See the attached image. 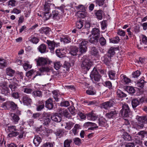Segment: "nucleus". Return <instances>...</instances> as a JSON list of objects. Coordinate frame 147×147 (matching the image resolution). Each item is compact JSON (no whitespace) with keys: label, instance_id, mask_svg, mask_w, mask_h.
<instances>
[{"label":"nucleus","instance_id":"obj_22","mask_svg":"<svg viewBox=\"0 0 147 147\" xmlns=\"http://www.w3.org/2000/svg\"><path fill=\"white\" fill-rule=\"evenodd\" d=\"M41 138L38 136H35L33 140V143L36 146H38L42 142Z\"/></svg>","mask_w":147,"mask_h":147},{"label":"nucleus","instance_id":"obj_51","mask_svg":"<svg viewBox=\"0 0 147 147\" xmlns=\"http://www.w3.org/2000/svg\"><path fill=\"white\" fill-rule=\"evenodd\" d=\"M57 55L60 58H62L65 57V55L62 54L60 49H57L55 51Z\"/></svg>","mask_w":147,"mask_h":147},{"label":"nucleus","instance_id":"obj_38","mask_svg":"<svg viewBox=\"0 0 147 147\" xmlns=\"http://www.w3.org/2000/svg\"><path fill=\"white\" fill-rule=\"evenodd\" d=\"M122 136L125 140L130 141L131 140V136L127 132L124 133L122 135Z\"/></svg>","mask_w":147,"mask_h":147},{"label":"nucleus","instance_id":"obj_39","mask_svg":"<svg viewBox=\"0 0 147 147\" xmlns=\"http://www.w3.org/2000/svg\"><path fill=\"white\" fill-rule=\"evenodd\" d=\"M138 120L141 123L147 124V116L140 117L138 118Z\"/></svg>","mask_w":147,"mask_h":147},{"label":"nucleus","instance_id":"obj_8","mask_svg":"<svg viewBox=\"0 0 147 147\" xmlns=\"http://www.w3.org/2000/svg\"><path fill=\"white\" fill-rule=\"evenodd\" d=\"M21 100L24 105L26 106L30 105L32 102V99L27 95H24L22 98Z\"/></svg>","mask_w":147,"mask_h":147},{"label":"nucleus","instance_id":"obj_46","mask_svg":"<svg viewBox=\"0 0 147 147\" xmlns=\"http://www.w3.org/2000/svg\"><path fill=\"white\" fill-rule=\"evenodd\" d=\"M80 125L78 124H76L75 125L74 127L72 130L73 133L75 135L77 133V131L80 128Z\"/></svg>","mask_w":147,"mask_h":147},{"label":"nucleus","instance_id":"obj_48","mask_svg":"<svg viewBox=\"0 0 147 147\" xmlns=\"http://www.w3.org/2000/svg\"><path fill=\"white\" fill-rule=\"evenodd\" d=\"M104 86L107 87L110 89L112 88V86L111 82L109 81H106L104 84Z\"/></svg>","mask_w":147,"mask_h":147},{"label":"nucleus","instance_id":"obj_60","mask_svg":"<svg viewBox=\"0 0 147 147\" xmlns=\"http://www.w3.org/2000/svg\"><path fill=\"white\" fill-rule=\"evenodd\" d=\"M101 26L102 29V30H104L107 28V21L106 20L103 21L101 22Z\"/></svg>","mask_w":147,"mask_h":147},{"label":"nucleus","instance_id":"obj_50","mask_svg":"<svg viewBox=\"0 0 147 147\" xmlns=\"http://www.w3.org/2000/svg\"><path fill=\"white\" fill-rule=\"evenodd\" d=\"M51 16V14H49V12H44V16L43 18L45 20H47Z\"/></svg>","mask_w":147,"mask_h":147},{"label":"nucleus","instance_id":"obj_1","mask_svg":"<svg viewBox=\"0 0 147 147\" xmlns=\"http://www.w3.org/2000/svg\"><path fill=\"white\" fill-rule=\"evenodd\" d=\"M81 67L82 70L86 72L90 68L92 65V63L90 59L86 56H84L81 59Z\"/></svg>","mask_w":147,"mask_h":147},{"label":"nucleus","instance_id":"obj_44","mask_svg":"<svg viewBox=\"0 0 147 147\" xmlns=\"http://www.w3.org/2000/svg\"><path fill=\"white\" fill-rule=\"evenodd\" d=\"M108 74L109 78L113 80L115 76L116 73L114 71L110 70L109 71Z\"/></svg>","mask_w":147,"mask_h":147},{"label":"nucleus","instance_id":"obj_19","mask_svg":"<svg viewBox=\"0 0 147 147\" xmlns=\"http://www.w3.org/2000/svg\"><path fill=\"white\" fill-rule=\"evenodd\" d=\"M88 119L90 120L94 121L97 118V116L92 112L86 114Z\"/></svg>","mask_w":147,"mask_h":147},{"label":"nucleus","instance_id":"obj_23","mask_svg":"<svg viewBox=\"0 0 147 147\" xmlns=\"http://www.w3.org/2000/svg\"><path fill=\"white\" fill-rule=\"evenodd\" d=\"M117 49V48L111 47L109 50L108 53L106 55L111 57H113L115 54V51Z\"/></svg>","mask_w":147,"mask_h":147},{"label":"nucleus","instance_id":"obj_52","mask_svg":"<svg viewBox=\"0 0 147 147\" xmlns=\"http://www.w3.org/2000/svg\"><path fill=\"white\" fill-rule=\"evenodd\" d=\"M7 66V63L4 59H0V67H3Z\"/></svg>","mask_w":147,"mask_h":147},{"label":"nucleus","instance_id":"obj_54","mask_svg":"<svg viewBox=\"0 0 147 147\" xmlns=\"http://www.w3.org/2000/svg\"><path fill=\"white\" fill-rule=\"evenodd\" d=\"M99 42L100 45L102 46H104L106 44V41L105 39L103 37L100 38L99 39Z\"/></svg>","mask_w":147,"mask_h":147},{"label":"nucleus","instance_id":"obj_2","mask_svg":"<svg viewBox=\"0 0 147 147\" xmlns=\"http://www.w3.org/2000/svg\"><path fill=\"white\" fill-rule=\"evenodd\" d=\"M77 42L78 44L79 45V47L78 48L79 51L78 55V56H80L83 54L85 53L87 51V45L88 42L87 41L82 39L78 41Z\"/></svg>","mask_w":147,"mask_h":147},{"label":"nucleus","instance_id":"obj_5","mask_svg":"<svg viewBox=\"0 0 147 147\" xmlns=\"http://www.w3.org/2000/svg\"><path fill=\"white\" fill-rule=\"evenodd\" d=\"M90 77L92 80L94 79L96 82H98L101 78V76L99 74L96 69L94 68L90 74Z\"/></svg>","mask_w":147,"mask_h":147},{"label":"nucleus","instance_id":"obj_21","mask_svg":"<svg viewBox=\"0 0 147 147\" xmlns=\"http://www.w3.org/2000/svg\"><path fill=\"white\" fill-rule=\"evenodd\" d=\"M39 51L41 53H44L47 52V46L45 44H42L38 48Z\"/></svg>","mask_w":147,"mask_h":147},{"label":"nucleus","instance_id":"obj_25","mask_svg":"<svg viewBox=\"0 0 147 147\" xmlns=\"http://www.w3.org/2000/svg\"><path fill=\"white\" fill-rule=\"evenodd\" d=\"M100 31L98 28H94L91 31L92 35L93 36H95L99 38L100 36Z\"/></svg>","mask_w":147,"mask_h":147},{"label":"nucleus","instance_id":"obj_36","mask_svg":"<svg viewBox=\"0 0 147 147\" xmlns=\"http://www.w3.org/2000/svg\"><path fill=\"white\" fill-rule=\"evenodd\" d=\"M146 83V82L144 80H141L137 82L136 85L137 86L142 88L144 87Z\"/></svg>","mask_w":147,"mask_h":147},{"label":"nucleus","instance_id":"obj_24","mask_svg":"<svg viewBox=\"0 0 147 147\" xmlns=\"http://www.w3.org/2000/svg\"><path fill=\"white\" fill-rule=\"evenodd\" d=\"M98 123L99 126L102 127H105L107 125L106 120L105 118L102 117H100L98 119Z\"/></svg>","mask_w":147,"mask_h":147},{"label":"nucleus","instance_id":"obj_40","mask_svg":"<svg viewBox=\"0 0 147 147\" xmlns=\"http://www.w3.org/2000/svg\"><path fill=\"white\" fill-rule=\"evenodd\" d=\"M7 5L10 7H12L16 6V1L15 0H10L7 2Z\"/></svg>","mask_w":147,"mask_h":147},{"label":"nucleus","instance_id":"obj_15","mask_svg":"<svg viewBox=\"0 0 147 147\" xmlns=\"http://www.w3.org/2000/svg\"><path fill=\"white\" fill-rule=\"evenodd\" d=\"M46 43L47 44L49 48L52 52H53L55 46V43L53 41L47 40Z\"/></svg>","mask_w":147,"mask_h":147},{"label":"nucleus","instance_id":"obj_33","mask_svg":"<svg viewBox=\"0 0 147 147\" xmlns=\"http://www.w3.org/2000/svg\"><path fill=\"white\" fill-rule=\"evenodd\" d=\"M78 49L77 47H73L71 51L70 52V53L71 55L73 56H76L78 55Z\"/></svg>","mask_w":147,"mask_h":147},{"label":"nucleus","instance_id":"obj_47","mask_svg":"<svg viewBox=\"0 0 147 147\" xmlns=\"http://www.w3.org/2000/svg\"><path fill=\"white\" fill-rule=\"evenodd\" d=\"M76 26L77 28L80 29L83 26V22L82 20H79L76 23Z\"/></svg>","mask_w":147,"mask_h":147},{"label":"nucleus","instance_id":"obj_27","mask_svg":"<svg viewBox=\"0 0 147 147\" xmlns=\"http://www.w3.org/2000/svg\"><path fill=\"white\" fill-rule=\"evenodd\" d=\"M11 101H8L3 103L2 105V107L5 109H9L10 108L11 105Z\"/></svg>","mask_w":147,"mask_h":147},{"label":"nucleus","instance_id":"obj_34","mask_svg":"<svg viewBox=\"0 0 147 147\" xmlns=\"http://www.w3.org/2000/svg\"><path fill=\"white\" fill-rule=\"evenodd\" d=\"M117 96L120 98L125 97L127 96L126 93L119 90L117 91Z\"/></svg>","mask_w":147,"mask_h":147},{"label":"nucleus","instance_id":"obj_55","mask_svg":"<svg viewBox=\"0 0 147 147\" xmlns=\"http://www.w3.org/2000/svg\"><path fill=\"white\" fill-rule=\"evenodd\" d=\"M84 125L86 126H92L93 127H98L97 126L96 124L94 123L91 122H87L84 124Z\"/></svg>","mask_w":147,"mask_h":147},{"label":"nucleus","instance_id":"obj_14","mask_svg":"<svg viewBox=\"0 0 147 147\" xmlns=\"http://www.w3.org/2000/svg\"><path fill=\"white\" fill-rule=\"evenodd\" d=\"M90 53L91 55L97 57L99 55V52L98 50L95 47H91L90 48Z\"/></svg>","mask_w":147,"mask_h":147},{"label":"nucleus","instance_id":"obj_30","mask_svg":"<svg viewBox=\"0 0 147 147\" xmlns=\"http://www.w3.org/2000/svg\"><path fill=\"white\" fill-rule=\"evenodd\" d=\"M99 38V37L93 36L89 39V41L91 43L96 45L98 41Z\"/></svg>","mask_w":147,"mask_h":147},{"label":"nucleus","instance_id":"obj_32","mask_svg":"<svg viewBox=\"0 0 147 147\" xmlns=\"http://www.w3.org/2000/svg\"><path fill=\"white\" fill-rule=\"evenodd\" d=\"M52 93L53 95V97L55 100L57 102L58 101L60 97V95L59 94L58 92L56 90L53 91Z\"/></svg>","mask_w":147,"mask_h":147},{"label":"nucleus","instance_id":"obj_6","mask_svg":"<svg viewBox=\"0 0 147 147\" xmlns=\"http://www.w3.org/2000/svg\"><path fill=\"white\" fill-rule=\"evenodd\" d=\"M47 114H43L40 116L41 118H39L38 120L40 121L43 125H48L51 122V119L47 117Z\"/></svg>","mask_w":147,"mask_h":147},{"label":"nucleus","instance_id":"obj_28","mask_svg":"<svg viewBox=\"0 0 147 147\" xmlns=\"http://www.w3.org/2000/svg\"><path fill=\"white\" fill-rule=\"evenodd\" d=\"M131 103L132 108L134 109L139 105L138 100L137 98L132 99L131 101Z\"/></svg>","mask_w":147,"mask_h":147},{"label":"nucleus","instance_id":"obj_56","mask_svg":"<svg viewBox=\"0 0 147 147\" xmlns=\"http://www.w3.org/2000/svg\"><path fill=\"white\" fill-rule=\"evenodd\" d=\"M61 65V64L59 61H56L54 63V67L56 70L60 68Z\"/></svg>","mask_w":147,"mask_h":147},{"label":"nucleus","instance_id":"obj_63","mask_svg":"<svg viewBox=\"0 0 147 147\" xmlns=\"http://www.w3.org/2000/svg\"><path fill=\"white\" fill-rule=\"evenodd\" d=\"M70 67V65L69 63L67 62H65L63 65V67L65 68L66 70L68 71Z\"/></svg>","mask_w":147,"mask_h":147},{"label":"nucleus","instance_id":"obj_10","mask_svg":"<svg viewBox=\"0 0 147 147\" xmlns=\"http://www.w3.org/2000/svg\"><path fill=\"white\" fill-rule=\"evenodd\" d=\"M114 102L112 100H110L108 101L102 103L101 105V107L105 109H107L113 106Z\"/></svg>","mask_w":147,"mask_h":147},{"label":"nucleus","instance_id":"obj_59","mask_svg":"<svg viewBox=\"0 0 147 147\" xmlns=\"http://www.w3.org/2000/svg\"><path fill=\"white\" fill-rule=\"evenodd\" d=\"M30 41L33 43L36 44L39 42V40L37 37H34L32 38L30 40Z\"/></svg>","mask_w":147,"mask_h":147},{"label":"nucleus","instance_id":"obj_13","mask_svg":"<svg viewBox=\"0 0 147 147\" xmlns=\"http://www.w3.org/2000/svg\"><path fill=\"white\" fill-rule=\"evenodd\" d=\"M111 57L106 55H104L102 58L103 62L106 65L109 66L110 64H112Z\"/></svg>","mask_w":147,"mask_h":147},{"label":"nucleus","instance_id":"obj_41","mask_svg":"<svg viewBox=\"0 0 147 147\" xmlns=\"http://www.w3.org/2000/svg\"><path fill=\"white\" fill-rule=\"evenodd\" d=\"M14 70L9 68H7L6 69L7 74L10 76H12L15 73Z\"/></svg>","mask_w":147,"mask_h":147},{"label":"nucleus","instance_id":"obj_35","mask_svg":"<svg viewBox=\"0 0 147 147\" xmlns=\"http://www.w3.org/2000/svg\"><path fill=\"white\" fill-rule=\"evenodd\" d=\"M42 92L41 91L36 90L32 92V94L34 97H40L42 96Z\"/></svg>","mask_w":147,"mask_h":147},{"label":"nucleus","instance_id":"obj_17","mask_svg":"<svg viewBox=\"0 0 147 147\" xmlns=\"http://www.w3.org/2000/svg\"><path fill=\"white\" fill-rule=\"evenodd\" d=\"M51 15L54 19L58 20L60 18L59 12L57 9L53 11Z\"/></svg>","mask_w":147,"mask_h":147},{"label":"nucleus","instance_id":"obj_64","mask_svg":"<svg viewBox=\"0 0 147 147\" xmlns=\"http://www.w3.org/2000/svg\"><path fill=\"white\" fill-rule=\"evenodd\" d=\"M7 127L8 129L10 132V133L13 132V131H16L17 130L16 128V127L15 126H8Z\"/></svg>","mask_w":147,"mask_h":147},{"label":"nucleus","instance_id":"obj_29","mask_svg":"<svg viewBox=\"0 0 147 147\" xmlns=\"http://www.w3.org/2000/svg\"><path fill=\"white\" fill-rule=\"evenodd\" d=\"M52 5L48 2H46L44 5V12H49L51 9V6Z\"/></svg>","mask_w":147,"mask_h":147},{"label":"nucleus","instance_id":"obj_4","mask_svg":"<svg viewBox=\"0 0 147 147\" xmlns=\"http://www.w3.org/2000/svg\"><path fill=\"white\" fill-rule=\"evenodd\" d=\"M120 113L121 115L124 117H130L131 115V111L128 105L127 104L123 105L122 109Z\"/></svg>","mask_w":147,"mask_h":147},{"label":"nucleus","instance_id":"obj_43","mask_svg":"<svg viewBox=\"0 0 147 147\" xmlns=\"http://www.w3.org/2000/svg\"><path fill=\"white\" fill-rule=\"evenodd\" d=\"M126 90L128 93L130 94H133L135 92V89L132 86H127L126 88Z\"/></svg>","mask_w":147,"mask_h":147},{"label":"nucleus","instance_id":"obj_12","mask_svg":"<svg viewBox=\"0 0 147 147\" xmlns=\"http://www.w3.org/2000/svg\"><path fill=\"white\" fill-rule=\"evenodd\" d=\"M9 115L11 117V119L15 123H17L20 118L19 116L15 113H11Z\"/></svg>","mask_w":147,"mask_h":147},{"label":"nucleus","instance_id":"obj_7","mask_svg":"<svg viewBox=\"0 0 147 147\" xmlns=\"http://www.w3.org/2000/svg\"><path fill=\"white\" fill-rule=\"evenodd\" d=\"M0 87L2 94H4L5 96L8 95L9 94L10 91L5 84L3 83H1Z\"/></svg>","mask_w":147,"mask_h":147},{"label":"nucleus","instance_id":"obj_62","mask_svg":"<svg viewBox=\"0 0 147 147\" xmlns=\"http://www.w3.org/2000/svg\"><path fill=\"white\" fill-rule=\"evenodd\" d=\"M11 96L15 99H18L20 97L19 94L18 92H12Z\"/></svg>","mask_w":147,"mask_h":147},{"label":"nucleus","instance_id":"obj_49","mask_svg":"<svg viewBox=\"0 0 147 147\" xmlns=\"http://www.w3.org/2000/svg\"><path fill=\"white\" fill-rule=\"evenodd\" d=\"M39 70L41 72H48L50 70V69L48 66L47 67H42L39 68Z\"/></svg>","mask_w":147,"mask_h":147},{"label":"nucleus","instance_id":"obj_9","mask_svg":"<svg viewBox=\"0 0 147 147\" xmlns=\"http://www.w3.org/2000/svg\"><path fill=\"white\" fill-rule=\"evenodd\" d=\"M19 86V85L16 81L10 82L8 85L10 89L12 92L16 90Z\"/></svg>","mask_w":147,"mask_h":147},{"label":"nucleus","instance_id":"obj_57","mask_svg":"<svg viewBox=\"0 0 147 147\" xmlns=\"http://www.w3.org/2000/svg\"><path fill=\"white\" fill-rule=\"evenodd\" d=\"M119 41V39L118 36H116L113 39H110V42L113 43H117Z\"/></svg>","mask_w":147,"mask_h":147},{"label":"nucleus","instance_id":"obj_11","mask_svg":"<svg viewBox=\"0 0 147 147\" xmlns=\"http://www.w3.org/2000/svg\"><path fill=\"white\" fill-rule=\"evenodd\" d=\"M117 113L114 109L109 111L108 113L106 114V117L108 118H113L117 115Z\"/></svg>","mask_w":147,"mask_h":147},{"label":"nucleus","instance_id":"obj_16","mask_svg":"<svg viewBox=\"0 0 147 147\" xmlns=\"http://www.w3.org/2000/svg\"><path fill=\"white\" fill-rule=\"evenodd\" d=\"M53 102V100L51 98H49L46 101V107L49 109H52L54 106Z\"/></svg>","mask_w":147,"mask_h":147},{"label":"nucleus","instance_id":"obj_20","mask_svg":"<svg viewBox=\"0 0 147 147\" xmlns=\"http://www.w3.org/2000/svg\"><path fill=\"white\" fill-rule=\"evenodd\" d=\"M55 133L57 138H61L64 135L65 132L64 129H58L55 131Z\"/></svg>","mask_w":147,"mask_h":147},{"label":"nucleus","instance_id":"obj_37","mask_svg":"<svg viewBox=\"0 0 147 147\" xmlns=\"http://www.w3.org/2000/svg\"><path fill=\"white\" fill-rule=\"evenodd\" d=\"M74 123L73 122L71 121H68L66 123V125L65 127V128L68 130H70L71 128H72L74 125Z\"/></svg>","mask_w":147,"mask_h":147},{"label":"nucleus","instance_id":"obj_61","mask_svg":"<svg viewBox=\"0 0 147 147\" xmlns=\"http://www.w3.org/2000/svg\"><path fill=\"white\" fill-rule=\"evenodd\" d=\"M61 41L65 43H68L71 42V40L69 38L66 37L64 38H61Z\"/></svg>","mask_w":147,"mask_h":147},{"label":"nucleus","instance_id":"obj_31","mask_svg":"<svg viewBox=\"0 0 147 147\" xmlns=\"http://www.w3.org/2000/svg\"><path fill=\"white\" fill-rule=\"evenodd\" d=\"M102 10L100 9L94 11L96 18L99 20H101L102 19Z\"/></svg>","mask_w":147,"mask_h":147},{"label":"nucleus","instance_id":"obj_26","mask_svg":"<svg viewBox=\"0 0 147 147\" xmlns=\"http://www.w3.org/2000/svg\"><path fill=\"white\" fill-rule=\"evenodd\" d=\"M60 113L61 115L64 116L65 117L67 118L68 119H71V116L66 110L62 111Z\"/></svg>","mask_w":147,"mask_h":147},{"label":"nucleus","instance_id":"obj_53","mask_svg":"<svg viewBox=\"0 0 147 147\" xmlns=\"http://www.w3.org/2000/svg\"><path fill=\"white\" fill-rule=\"evenodd\" d=\"M78 14V16L82 18H84L87 16V13L84 11H79Z\"/></svg>","mask_w":147,"mask_h":147},{"label":"nucleus","instance_id":"obj_18","mask_svg":"<svg viewBox=\"0 0 147 147\" xmlns=\"http://www.w3.org/2000/svg\"><path fill=\"white\" fill-rule=\"evenodd\" d=\"M51 118L53 121L57 122H59L62 120V118L60 115L58 114L53 115L51 116Z\"/></svg>","mask_w":147,"mask_h":147},{"label":"nucleus","instance_id":"obj_58","mask_svg":"<svg viewBox=\"0 0 147 147\" xmlns=\"http://www.w3.org/2000/svg\"><path fill=\"white\" fill-rule=\"evenodd\" d=\"M60 105L61 107H67L69 105V103L68 101H65L61 102Z\"/></svg>","mask_w":147,"mask_h":147},{"label":"nucleus","instance_id":"obj_3","mask_svg":"<svg viewBox=\"0 0 147 147\" xmlns=\"http://www.w3.org/2000/svg\"><path fill=\"white\" fill-rule=\"evenodd\" d=\"M35 60L37 66H43L50 64L52 63V61L48 58L42 57H38Z\"/></svg>","mask_w":147,"mask_h":147},{"label":"nucleus","instance_id":"obj_42","mask_svg":"<svg viewBox=\"0 0 147 147\" xmlns=\"http://www.w3.org/2000/svg\"><path fill=\"white\" fill-rule=\"evenodd\" d=\"M72 142L71 140L67 139L64 142V147H71V144Z\"/></svg>","mask_w":147,"mask_h":147},{"label":"nucleus","instance_id":"obj_45","mask_svg":"<svg viewBox=\"0 0 147 147\" xmlns=\"http://www.w3.org/2000/svg\"><path fill=\"white\" fill-rule=\"evenodd\" d=\"M50 31V28H49L46 27L42 29L41 32L42 34H44L47 35L49 34V32Z\"/></svg>","mask_w":147,"mask_h":147}]
</instances>
